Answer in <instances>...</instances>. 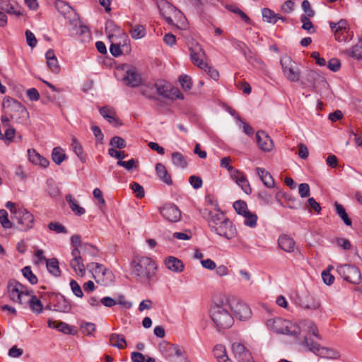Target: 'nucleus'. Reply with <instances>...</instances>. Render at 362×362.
<instances>
[{"mask_svg": "<svg viewBox=\"0 0 362 362\" xmlns=\"http://www.w3.org/2000/svg\"><path fill=\"white\" fill-rule=\"evenodd\" d=\"M211 318L218 331L230 328L234 322L228 296H221L211 306Z\"/></svg>", "mask_w": 362, "mask_h": 362, "instance_id": "obj_1", "label": "nucleus"}, {"mask_svg": "<svg viewBox=\"0 0 362 362\" xmlns=\"http://www.w3.org/2000/svg\"><path fill=\"white\" fill-rule=\"evenodd\" d=\"M157 266L150 257L136 256L131 262V274L139 282L147 284L155 275Z\"/></svg>", "mask_w": 362, "mask_h": 362, "instance_id": "obj_2", "label": "nucleus"}, {"mask_svg": "<svg viewBox=\"0 0 362 362\" xmlns=\"http://www.w3.org/2000/svg\"><path fill=\"white\" fill-rule=\"evenodd\" d=\"M3 107L4 113L17 123H23L28 117V112L26 108L16 100L7 97L4 99Z\"/></svg>", "mask_w": 362, "mask_h": 362, "instance_id": "obj_3", "label": "nucleus"}, {"mask_svg": "<svg viewBox=\"0 0 362 362\" xmlns=\"http://www.w3.org/2000/svg\"><path fill=\"white\" fill-rule=\"evenodd\" d=\"M266 325L270 330L278 334L297 336L300 333L298 325L281 317L267 320Z\"/></svg>", "mask_w": 362, "mask_h": 362, "instance_id": "obj_4", "label": "nucleus"}, {"mask_svg": "<svg viewBox=\"0 0 362 362\" xmlns=\"http://www.w3.org/2000/svg\"><path fill=\"white\" fill-rule=\"evenodd\" d=\"M159 350L162 355L170 362H189L185 356L183 347L163 341L159 344Z\"/></svg>", "mask_w": 362, "mask_h": 362, "instance_id": "obj_5", "label": "nucleus"}, {"mask_svg": "<svg viewBox=\"0 0 362 362\" xmlns=\"http://www.w3.org/2000/svg\"><path fill=\"white\" fill-rule=\"evenodd\" d=\"M300 344L308 347L310 351L320 357L332 359H337L340 357L339 353L336 350L321 346L318 343L308 339V337H304Z\"/></svg>", "mask_w": 362, "mask_h": 362, "instance_id": "obj_6", "label": "nucleus"}, {"mask_svg": "<svg viewBox=\"0 0 362 362\" xmlns=\"http://www.w3.org/2000/svg\"><path fill=\"white\" fill-rule=\"evenodd\" d=\"M11 218L14 223L16 221L20 230L26 231L34 226V216L24 208H18L17 211L15 212V216H11Z\"/></svg>", "mask_w": 362, "mask_h": 362, "instance_id": "obj_7", "label": "nucleus"}, {"mask_svg": "<svg viewBox=\"0 0 362 362\" xmlns=\"http://www.w3.org/2000/svg\"><path fill=\"white\" fill-rule=\"evenodd\" d=\"M230 311L240 320H247L252 317L250 308L243 301L234 296H228Z\"/></svg>", "mask_w": 362, "mask_h": 362, "instance_id": "obj_8", "label": "nucleus"}, {"mask_svg": "<svg viewBox=\"0 0 362 362\" xmlns=\"http://www.w3.org/2000/svg\"><path fill=\"white\" fill-rule=\"evenodd\" d=\"M284 76L291 82H297L300 78V71L290 57L285 56L280 61Z\"/></svg>", "mask_w": 362, "mask_h": 362, "instance_id": "obj_9", "label": "nucleus"}, {"mask_svg": "<svg viewBox=\"0 0 362 362\" xmlns=\"http://www.w3.org/2000/svg\"><path fill=\"white\" fill-rule=\"evenodd\" d=\"M93 265L95 268L92 269L93 270V277L96 283L105 286L110 285L113 281V273L104 265L99 263L92 262L88 264V267Z\"/></svg>", "mask_w": 362, "mask_h": 362, "instance_id": "obj_10", "label": "nucleus"}, {"mask_svg": "<svg viewBox=\"0 0 362 362\" xmlns=\"http://www.w3.org/2000/svg\"><path fill=\"white\" fill-rule=\"evenodd\" d=\"M155 89L156 93L167 99L176 100L183 99L184 96L180 90L177 88L172 87L170 83L165 81H160L155 83Z\"/></svg>", "mask_w": 362, "mask_h": 362, "instance_id": "obj_11", "label": "nucleus"}, {"mask_svg": "<svg viewBox=\"0 0 362 362\" xmlns=\"http://www.w3.org/2000/svg\"><path fill=\"white\" fill-rule=\"evenodd\" d=\"M337 272L346 281L353 284H359L361 279L360 270L356 266L343 264L337 267Z\"/></svg>", "mask_w": 362, "mask_h": 362, "instance_id": "obj_12", "label": "nucleus"}, {"mask_svg": "<svg viewBox=\"0 0 362 362\" xmlns=\"http://www.w3.org/2000/svg\"><path fill=\"white\" fill-rule=\"evenodd\" d=\"M189 49L191 60L194 65L197 66L199 69L207 67V63L204 62L205 52L199 43L192 42L189 45Z\"/></svg>", "mask_w": 362, "mask_h": 362, "instance_id": "obj_13", "label": "nucleus"}, {"mask_svg": "<svg viewBox=\"0 0 362 362\" xmlns=\"http://www.w3.org/2000/svg\"><path fill=\"white\" fill-rule=\"evenodd\" d=\"M49 296L53 306V310L64 313L71 310V305L63 295L52 293Z\"/></svg>", "mask_w": 362, "mask_h": 362, "instance_id": "obj_14", "label": "nucleus"}, {"mask_svg": "<svg viewBox=\"0 0 362 362\" xmlns=\"http://www.w3.org/2000/svg\"><path fill=\"white\" fill-rule=\"evenodd\" d=\"M214 232L228 240L235 238L237 234L235 226L228 218H226L221 225L216 227Z\"/></svg>", "mask_w": 362, "mask_h": 362, "instance_id": "obj_15", "label": "nucleus"}, {"mask_svg": "<svg viewBox=\"0 0 362 362\" xmlns=\"http://www.w3.org/2000/svg\"><path fill=\"white\" fill-rule=\"evenodd\" d=\"M0 11L16 17L23 16V8L13 0H0Z\"/></svg>", "mask_w": 362, "mask_h": 362, "instance_id": "obj_16", "label": "nucleus"}, {"mask_svg": "<svg viewBox=\"0 0 362 362\" xmlns=\"http://www.w3.org/2000/svg\"><path fill=\"white\" fill-rule=\"evenodd\" d=\"M160 212L164 218L170 222H177L181 218V211L174 204H166L160 208Z\"/></svg>", "mask_w": 362, "mask_h": 362, "instance_id": "obj_17", "label": "nucleus"}, {"mask_svg": "<svg viewBox=\"0 0 362 362\" xmlns=\"http://www.w3.org/2000/svg\"><path fill=\"white\" fill-rule=\"evenodd\" d=\"M202 214L204 218L208 220L209 226L211 231H214L216 227L221 225L223 221L227 218L222 212L213 213L207 209L204 210Z\"/></svg>", "mask_w": 362, "mask_h": 362, "instance_id": "obj_18", "label": "nucleus"}, {"mask_svg": "<svg viewBox=\"0 0 362 362\" xmlns=\"http://www.w3.org/2000/svg\"><path fill=\"white\" fill-rule=\"evenodd\" d=\"M7 288L10 299L14 303L22 304L21 289L23 288V285L15 280H11L8 282Z\"/></svg>", "mask_w": 362, "mask_h": 362, "instance_id": "obj_19", "label": "nucleus"}, {"mask_svg": "<svg viewBox=\"0 0 362 362\" xmlns=\"http://www.w3.org/2000/svg\"><path fill=\"white\" fill-rule=\"evenodd\" d=\"M125 83L130 87H137L141 83V75L134 66H130L126 70L123 78Z\"/></svg>", "mask_w": 362, "mask_h": 362, "instance_id": "obj_20", "label": "nucleus"}, {"mask_svg": "<svg viewBox=\"0 0 362 362\" xmlns=\"http://www.w3.org/2000/svg\"><path fill=\"white\" fill-rule=\"evenodd\" d=\"M100 114L112 126L117 127L122 125V122L117 117L114 108L109 106H104L100 109Z\"/></svg>", "mask_w": 362, "mask_h": 362, "instance_id": "obj_21", "label": "nucleus"}, {"mask_svg": "<svg viewBox=\"0 0 362 362\" xmlns=\"http://www.w3.org/2000/svg\"><path fill=\"white\" fill-rule=\"evenodd\" d=\"M256 141L259 148L264 151H270L274 148L273 141L264 131L256 133Z\"/></svg>", "mask_w": 362, "mask_h": 362, "instance_id": "obj_22", "label": "nucleus"}, {"mask_svg": "<svg viewBox=\"0 0 362 362\" xmlns=\"http://www.w3.org/2000/svg\"><path fill=\"white\" fill-rule=\"evenodd\" d=\"M232 349L235 357L239 361L248 362L252 358L250 351L240 343H233Z\"/></svg>", "mask_w": 362, "mask_h": 362, "instance_id": "obj_23", "label": "nucleus"}, {"mask_svg": "<svg viewBox=\"0 0 362 362\" xmlns=\"http://www.w3.org/2000/svg\"><path fill=\"white\" fill-rule=\"evenodd\" d=\"M47 325L49 327L56 329L65 334L75 335L77 333V330L74 327L62 321L49 320Z\"/></svg>", "mask_w": 362, "mask_h": 362, "instance_id": "obj_24", "label": "nucleus"}, {"mask_svg": "<svg viewBox=\"0 0 362 362\" xmlns=\"http://www.w3.org/2000/svg\"><path fill=\"white\" fill-rule=\"evenodd\" d=\"M279 247L286 252L294 251L296 242L288 235H281L278 239Z\"/></svg>", "mask_w": 362, "mask_h": 362, "instance_id": "obj_25", "label": "nucleus"}, {"mask_svg": "<svg viewBox=\"0 0 362 362\" xmlns=\"http://www.w3.org/2000/svg\"><path fill=\"white\" fill-rule=\"evenodd\" d=\"M166 267L174 272H181L184 269V264L179 259L170 256L165 260Z\"/></svg>", "mask_w": 362, "mask_h": 362, "instance_id": "obj_26", "label": "nucleus"}, {"mask_svg": "<svg viewBox=\"0 0 362 362\" xmlns=\"http://www.w3.org/2000/svg\"><path fill=\"white\" fill-rule=\"evenodd\" d=\"M156 172L159 178L168 185H173V180L170 175L168 173V171L166 167L158 163L156 165Z\"/></svg>", "mask_w": 362, "mask_h": 362, "instance_id": "obj_27", "label": "nucleus"}, {"mask_svg": "<svg viewBox=\"0 0 362 362\" xmlns=\"http://www.w3.org/2000/svg\"><path fill=\"white\" fill-rule=\"evenodd\" d=\"M45 56L47 59V66L53 73L58 74L60 71V66L58 64V60L54 54L53 49H49L46 52Z\"/></svg>", "mask_w": 362, "mask_h": 362, "instance_id": "obj_28", "label": "nucleus"}, {"mask_svg": "<svg viewBox=\"0 0 362 362\" xmlns=\"http://www.w3.org/2000/svg\"><path fill=\"white\" fill-rule=\"evenodd\" d=\"M256 171L264 185L268 188L274 187V180L271 174L264 168H257Z\"/></svg>", "mask_w": 362, "mask_h": 362, "instance_id": "obj_29", "label": "nucleus"}, {"mask_svg": "<svg viewBox=\"0 0 362 362\" xmlns=\"http://www.w3.org/2000/svg\"><path fill=\"white\" fill-rule=\"evenodd\" d=\"M262 17L265 21L269 23L275 24L278 20L286 21V18L275 13L272 10L268 8H264L262 10Z\"/></svg>", "mask_w": 362, "mask_h": 362, "instance_id": "obj_30", "label": "nucleus"}, {"mask_svg": "<svg viewBox=\"0 0 362 362\" xmlns=\"http://www.w3.org/2000/svg\"><path fill=\"white\" fill-rule=\"evenodd\" d=\"M342 52L351 58L362 61V40L351 48L345 49Z\"/></svg>", "mask_w": 362, "mask_h": 362, "instance_id": "obj_31", "label": "nucleus"}, {"mask_svg": "<svg viewBox=\"0 0 362 362\" xmlns=\"http://www.w3.org/2000/svg\"><path fill=\"white\" fill-rule=\"evenodd\" d=\"M243 54L247 59V61L255 67H260L262 64L261 58L257 54L252 50L243 51Z\"/></svg>", "mask_w": 362, "mask_h": 362, "instance_id": "obj_32", "label": "nucleus"}, {"mask_svg": "<svg viewBox=\"0 0 362 362\" xmlns=\"http://www.w3.org/2000/svg\"><path fill=\"white\" fill-rule=\"evenodd\" d=\"M110 343L111 346H115L119 349H124L127 347V342L122 334L115 333L110 334Z\"/></svg>", "mask_w": 362, "mask_h": 362, "instance_id": "obj_33", "label": "nucleus"}, {"mask_svg": "<svg viewBox=\"0 0 362 362\" xmlns=\"http://www.w3.org/2000/svg\"><path fill=\"white\" fill-rule=\"evenodd\" d=\"M66 201L68 202L70 209L76 216H81L85 214V209L80 206L71 194L66 196Z\"/></svg>", "mask_w": 362, "mask_h": 362, "instance_id": "obj_34", "label": "nucleus"}, {"mask_svg": "<svg viewBox=\"0 0 362 362\" xmlns=\"http://www.w3.org/2000/svg\"><path fill=\"white\" fill-rule=\"evenodd\" d=\"M214 355L218 362H232L226 354V349L221 344L216 345L214 348Z\"/></svg>", "mask_w": 362, "mask_h": 362, "instance_id": "obj_35", "label": "nucleus"}, {"mask_svg": "<svg viewBox=\"0 0 362 362\" xmlns=\"http://www.w3.org/2000/svg\"><path fill=\"white\" fill-rule=\"evenodd\" d=\"M334 206L337 214L341 218L344 224L346 225L347 226H351V219L349 217L343 205L336 202L334 204Z\"/></svg>", "mask_w": 362, "mask_h": 362, "instance_id": "obj_36", "label": "nucleus"}, {"mask_svg": "<svg viewBox=\"0 0 362 362\" xmlns=\"http://www.w3.org/2000/svg\"><path fill=\"white\" fill-rule=\"evenodd\" d=\"M46 266L47 270L54 276H59L61 275V270L59 267V262L56 258H51L46 259Z\"/></svg>", "mask_w": 362, "mask_h": 362, "instance_id": "obj_37", "label": "nucleus"}, {"mask_svg": "<svg viewBox=\"0 0 362 362\" xmlns=\"http://www.w3.org/2000/svg\"><path fill=\"white\" fill-rule=\"evenodd\" d=\"M171 159L173 165L176 167L185 168L187 165L186 157L180 152L172 153Z\"/></svg>", "mask_w": 362, "mask_h": 362, "instance_id": "obj_38", "label": "nucleus"}, {"mask_svg": "<svg viewBox=\"0 0 362 362\" xmlns=\"http://www.w3.org/2000/svg\"><path fill=\"white\" fill-rule=\"evenodd\" d=\"M52 159L57 165H60L64 160L67 159V156L64 149L58 146L53 148Z\"/></svg>", "mask_w": 362, "mask_h": 362, "instance_id": "obj_39", "label": "nucleus"}, {"mask_svg": "<svg viewBox=\"0 0 362 362\" xmlns=\"http://www.w3.org/2000/svg\"><path fill=\"white\" fill-rule=\"evenodd\" d=\"M77 258L72 259L70 265L78 276H83L86 271L85 266L83 263L82 257H78Z\"/></svg>", "mask_w": 362, "mask_h": 362, "instance_id": "obj_40", "label": "nucleus"}, {"mask_svg": "<svg viewBox=\"0 0 362 362\" xmlns=\"http://www.w3.org/2000/svg\"><path fill=\"white\" fill-rule=\"evenodd\" d=\"M28 303L29 305L30 308L33 313L37 314H40L42 312L43 305L40 300H39L36 296H31L30 298L28 300Z\"/></svg>", "mask_w": 362, "mask_h": 362, "instance_id": "obj_41", "label": "nucleus"}, {"mask_svg": "<svg viewBox=\"0 0 362 362\" xmlns=\"http://www.w3.org/2000/svg\"><path fill=\"white\" fill-rule=\"evenodd\" d=\"M129 33L133 39H140L145 36L146 35V29L142 25H136V26H133L130 24Z\"/></svg>", "mask_w": 362, "mask_h": 362, "instance_id": "obj_42", "label": "nucleus"}, {"mask_svg": "<svg viewBox=\"0 0 362 362\" xmlns=\"http://www.w3.org/2000/svg\"><path fill=\"white\" fill-rule=\"evenodd\" d=\"M81 250L84 256L88 255L93 257H98L99 254L98 248L89 243H83V245H81Z\"/></svg>", "mask_w": 362, "mask_h": 362, "instance_id": "obj_43", "label": "nucleus"}, {"mask_svg": "<svg viewBox=\"0 0 362 362\" xmlns=\"http://www.w3.org/2000/svg\"><path fill=\"white\" fill-rule=\"evenodd\" d=\"M311 17H308L304 14L300 16V21L302 22V28L306 30L308 33L313 34L316 32L312 21L310 20Z\"/></svg>", "mask_w": 362, "mask_h": 362, "instance_id": "obj_44", "label": "nucleus"}, {"mask_svg": "<svg viewBox=\"0 0 362 362\" xmlns=\"http://www.w3.org/2000/svg\"><path fill=\"white\" fill-rule=\"evenodd\" d=\"M141 93L150 100H157L155 92V84L144 86L141 89Z\"/></svg>", "mask_w": 362, "mask_h": 362, "instance_id": "obj_45", "label": "nucleus"}, {"mask_svg": "<svg viewBox=\"0 0 362 362\" xmlns=\"http://www.w3.org/2000/svg\"><path fill=\"white\" fill-rule=\"evenodd\" d=\"M71 147L80 160L83 162H85L86 158L83 153V147L80 142L75 137L72 139Z\"/></svg>", "mask_w": 362, "mask_h": 362, "instance_id": "obj_46", "label": "nucleus"}, {"mask_svg": "<svg viewBox=\"0 0 362 362\" xmlns=\"http://www.w3.org/2000/svg\"><path fill=\"white\" fill-rule=\"evenodd\" d=\"M243 216L245 217V225L251 228H255L257 226V216L255 214L248 211Z\"/></svg>", "mask_w": 362, "mask_h": 362, "instance_id": "obj_47", "label": "nucleus"}, {"mask_svg": "<svg viewBox=\"0 0 362 362\" xmlns=\"http://www.w3.org/2000/svg\"><path fill=\"white\" fill-rule=\"evenodd\" d=\"M0 222L1 226L6 229L11 228L14 225V223L8 219V212L5 209L0 210Z\"/></svg>", "mask_w": 362, "mask_h": 362, "instance_id": "obj_48", "label": "nucleus"}, {"mask_svg": "<svg viewBox=\"0 0 362 362\" xmlns=\"http://www.w3.org/2000/svg\"><path fill=\"white\" fill-rule=\"evenodd\" d=\"M22 274L25 278H26L31 284H36L37 283V276L33 273L30 267H25L22 269Z\"/></svg>", "mask_w": 362, "mask_h": 362, "instance_id": "obj_49", "label": "nucleus"}, {"mask_svg": "<svg viewBox=\"0 0 362 362\" xmlns=\"http://www.w3.org/2000/svg\"><path fill=\"white\" fill-rule=\"evenodd\" d=\"M233 208L238 214L242 216L249 211L246 202L243 200H238L235 202L233 204Z\"/></svg>", "mask_w": 362, "mask_h": 362, "instance_id": "obj_50", "label": "nucleus"}, {"mask_svg": "<svg viewBox=\"0 0 362 362\" xmlns=\"http://www.w3.org/2000/svg\"><path fill=\"white\" fill-rule=\"evenodd\" d=\"M179 81L183 89L189 90L192 87V78L190 76L186 74L181 75L179 78Z\"/></svg>", "mask_w": 362, "mask_h": 362, "instance_id": "obj_51", "label": "nucleus"}, {"mask_svg": "<svg viewBox=\"0 0 362 362\" xmlns=\"http://www.w3.org/2000/svg\"><path fill=\"white\" fill-rule=\"evenodd\" d=\"M55 6L57 10L63 15L69 13L71 9V6L62 0L57 1Z\"/></svg>", "mask_w": 362, "mask_h": 362, "instance_id": "obj_52", "label": "nucleus"}, {"mask_svg": "<svg viewBox=\"0 0 362 362\" xmlns=\"http://www.w3.org/2000/svg\"><path fill=\"white\" fill-rule=\"evenodd\" d=\"M258 198L263 204H270L272 203V195L266 190L260 191L258 193Z\"/></svg>", "mask_w": 362, "mask_h": 362, "instance_id": "obj_53", "label": "nucleus"}, {"mask_svg": "<svg viewBox=\"0 0 362 362\" xmlns=\"http://www.w3.org/2000/svg\"><path fill=\"white\" fill-rule=\"evenodd\" d=\"M48 228L50 230L55 231L57 233H66V228L58 222H50L48 224Z\"/></svg>", "mask_w": 362, "mask_h": 362, "instance_id": "obj_54", "label": "nucleus"}, {"mask_svg": "<svg viewBox=\"0 0 362 362\" xmlns=\"http://www.w3.org/2000/svg\"><path fill=\"white\" fill-rule=\"evenodd\" d=\"M110 144L117 148H124L126 147V141L120 136H115L110 140Z\"/></svg>", "mask_w": 362, "mask_h": 362, "instance_id": "obj_55", "label": "nucleus"}, {"mask_svg": "<svg viewBox=\"0 0 362 362\" xmlns=\"http://www.w3.org/2000/svg\"><path fill=\"white\" fill-rule=\"evenodd\" d=\"M81 329L83 334L91 335L95 331V325L91 322H83L81 325Z\"/></svg>", "mask_w": 362, "mask_h": 362, "instance_id": "obj_56", "label": "nucleus"}, {"mask_svg": "<svg viewBox=\"0 0 362 362\" xmlns=\"http://www.w3.org/2000/svg\"><path fill=\"white\" fill-rule=\"evenodd\" d=\"M131 188L133 190V192L136 194V197L137 198L141 199L144 197L145 192L144 187L138 182H133L131 184Z\"/></svg>", "mask_w": 362, "mask_h": 362, "instance_id": "obj_57", "label": "nucleus"}, {"mask_svg": "<svg viewBox=\"0 0 362 362\" xmlns=\"http://www.w3.org/2000/svg\"><path fill=\"white\" fill-rule=\"evenodd\" d=\"M122 45L121 42H112L110 52L112 56L117 57L122 54V51L121 49Z\"/></svg>", "mask_w": 362, "mask_h": 362, "instance_id": "obj_58", "label": "nucleus"}, {"mask_svg": "<svg viewBox=\"0 0 362 362\" xmlns=\"http://www.w3.org/2000/svg\"><path fill=\"white\" fill-rule=\"evenodd\" d=\"M237 184L241 187L245 194H250L252 193V188L250 187L249 182L245 176L242 177V180H239Z\"/></svg>", "mask_w": 362, "mask_h": 362, "instance_id": "obj_59", "label": "nucleus"}, {"mask_svg": "<svg viewBox=\"0 0 362 362\" xmlns=\"http://www.w3.org/2000/svg\"><path fill=\"white\" fill-rule=\"evenodd\" d=\"M332 268V267H328L327 270H324L322 272V278L323 281L327 285H332L334 283V277L329 272V269Z\"/></svg>", "mask_w": 362, "mask_h": 362, "instance_id": "obj_60", "label": "nucleus"}, {"mask_svg": "<svg viewBox=\"0 0 362 362\" xmlns=\"http://www.w3.org/2000/svg\"><path fill=\"white\" fill-rule=\"evenodd\" d=\"M70 286L71 288L74 293V294L78 297L82 298L83 296V293L82 291V289L80 286V285L75 281V280H71L70 281Z\"/></svg>", "mask_w": 362, "mask_h": 362, "instance_id": "obj_61", "label": "nucleus"}, {"mask_svg": "<svg viewBox=\"0 0 362 362\" xmlns=\"http://www.w3.org/2000/svg\"><path fill=\"white\" fill-rule=\"evenodd\" d=\"M308 332L312 334L314 337H315L317 339L322 340V337L319 334L318 328L315 323L313 322H310L308 325Z\"/></svg>", "mask_w": 362, "mask_h": 362, "instance_id": "obj_62", "label": "nucleus"}, {"mask_svg": "<svg viewBox=\"0 0 362 362\" xmlns=\"http://www.w3.org/2000/svg\"><path fill=\"white\" fill-rule=\"evenodd\" d=\"M25 37L27 44L31 47H35L37 45V40L35 35L29 30L25 31Z\"/></svg>", "mask_w": 362, "mask_h": 362, "instance_id": "obj_63", "label": "nucleus"}, {"mask_svg": "<svg viewBox=\"0 0 362 362\" xmlns=\"http://www.w3.org/2000/svg\"><path fill=\"white\" fill-rule=\"evenodd\" d=\"M189 182L191 185L196 189L202 187L203 182L200 177L197 175H192L189 178Z\"/></svg>", "mask_w": 362, "mask_h": 362, "instance_id": "obj_64", "label": "nucleus"}]
</instances>
